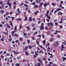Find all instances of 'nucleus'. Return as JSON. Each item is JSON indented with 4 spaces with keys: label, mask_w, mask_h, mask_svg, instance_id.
Wrapping results in <instances>:
<instances>
[{
    "label": "nucleus",
    "mask_w": 66,
    "mask_h": 66,
    "mask_svg": "<svg viewBox=\"0 0 66 66\" xmlns=\"http://www.w3.org/2000/svg\"><path fill=\"white\" fill-rule=\"evenodd\" d=\"M15 32H16V31H12V32L11 34H12V36H14V37H19V35H18V34H14V33H15Z\"/></svg>",
    "instance_id": "nucleus-1"
},
{
    "label": "nucleus",
    "mask_w": 66,
    "mask_h": 66,
    "mask_svg": "<svg viewBox=\"0 0 66 66\" xmlns=\"http://www.w3.org/2000/svg\"><path fill=\"white\" fill-rule=\"evenodd\" d=\"M36 43L38 45H39V46L40 47V48H43V49H44V50H46V49H45V48L44 47H43L42 46H41L39 45V42L36 41Z\"/></svg>",
    "instance_id": "nucleus-2"
},
{
    "label": "nucleus",
    "mask_w": 66,
    "mask_h": 66,
    "mask_svg": "<svg viewBox=\"0 0 66 66\" xmlns=\"http://www.w3.org/2000/svg\"><path fill=\"white\" fill-rule=\"evenodd\" d=\"M10 1V0H7V5H9L10 7H11V6H12V3H10V2H9Z\"/></svg>",
    "instance_id": "nucleus-3"
},
{
    "label": "nucleus",
    "mask_w": 66,
    "mask_h": 66,
    "mask_svg": "<svg viewBox=\"0 0 66 66\" xmlns=\"http://www.w3.org/2000/svg\"><path fill=\"white\" fill-rule=\"evenodd\" d=\"M49 4H49V2H48L47 3L46 2H45V3L44 4V6L45 7H46L47 5H49Z\"/></svg>",
    "instance_id": "nucleus-4"
},
{
    "label": "nucleus",
    "mask_w": 66,
    "mask_h": 66,
    "mask_svg": "<svg viewBox=\"0 0 66 66\" xmlns=\"http://www.w3.org/2000/svg\"><path fill=\"white\" fill-rule=\"evenodd\" d=\"M28 46H26L23 49V51L24 52V51H26L27 50V49H28Z\"/></svg>",
    "instance_id": "nucleus-5"
},
{
    "label": "nucleus",
    "mask_w": 66,
    "mask_h": 66,
    "mask_svg": "<svg viewBox=\"0 0 66 66\" xmlns=\"http://www.w3.org/2000/svg\"><path fill=\"white\" fill-rule=\"evenodd\" d=\"M38 62H39L42 65H44V64H43V62H42V61L41 60H40V59L39 58L38 59Z\"/></svg>",
    "instance_id": "nucleus-6"
},
{
    "label": "nucleus",
    "mask_w": 66,
    "mask_h": 66,
    "mask_svg": "<svg viewBox=\"0 0 66 66\" xmlns=\"http://www.w3.org/2000/svg\"><path fill=\"white\" fill-rule=\"evenodd\" d=\"M46 16H47V18L49 20H50V19H51V17H50V16H49L48 15Z\"/></svg>",
    "instance_id": "nucleus-7"
},
{
    "label": "nucleus",
    "mask_w": 66,
    "mask_h": 66,
    "mask_svg": "<svg viewBox=\"0 0 66 66\" xmlns=\"http://www.w3.org/2000/svg\"><path fill=\"white\" fill-rule=\"evenodd\" d=\"M29 20H30V21H32V17H30L29 18Z\"/></svg>",
    "instance_id": "nucleus-8"
},
{
    "label": "nucleus",
    "mask_w": 66,
    "mask_h": 66,
    "mask_svg": "<svg viewBox=\"0 0 66 66\" xmlns=\"http://www.w3.org/2000/svg\"><path fill=\"white\" fill-rule=\"evenodd\" d=\"M40 5H39V7H42V6L43 5V3L42 2L41 3H40L39 4Z\"/></svg>",
    "instance_id": "nucleus-9"
},
{
    "label": "nucleus",
    "mask_w": 66,
    "mask_h": 66,
    "mask_svg": "<svg viewBox=\"0 0 66 66\" xmlns=\"http://www.w3.org/2000/svg\"><path fill=\"white\" fill-rule=\"evenodd\" d=\"M17 12L19 14H21V12H20V11L19 10V8L18 9V11Z\"/></svg>",
    "instance_id": "nucleus-10"
},
{
    "label": "nucleus",
    "mask_w": 66,
    "mask_h": 66,
    "mask_svg": "<svg viewBox=\"0 0 66 66\" xmlns=\"http://www.w3.org/2000/svg\"><path fill=\"white\" fill-rule=\"evenodd\" d=\"M52 5H53V6H55V5H56V3H52Z\"/></svg>",
    "instance_id": "nucleus-11"
},
{
    "label": "nucleus",
    "mask_w": 66,
    "mask_h": 66,
    "mask_svg": "<svg viewBox=\"0 0 66 66\" xmlns=\"http://www.w3.org/2000/svg\"><path fill=\"white\" fill-rule=\"evenodd\" d=\"M13 52L14 54H19V52H17L15 51H13Z\"/></svg>",
    "instance_id": "nucleus-12"
},
{
    "label": "nucleus",
    "mask_w": 66,
    "mask_h": 66,
    "mask_svg": "<svg viewBox=\"0 0 66 66\" xmlns=\"http://www.w3.org/2000/svg\"><path fill=\"white\" fill-rule=\"evenodd\" d=\"M37 53H39V52L38 51L35 52V54L36 56H37Z\"/></svg>",
    "instance_id": "nucleus-13"
},
{
    "label": "nucleus",
    "mask_w": 66,
    "mask_h": 66,
    "mask_svg": "<svg viewBox=\"0 0 66 66\" xmlns=\"http://www.w3.org/2000/svg\"><path fill=\"white\" fill-rule=\"evenodd\" d=\"M40 27L41 28H40V30H43L44 29V27L43 26H40Z\"/></svg>",
    "instance_id": "nucleus-14"
},
{
    "label": "nucleus",
    "mask_w": 66,
    "mask_h": 66,
    "mask_svg": "<svg viewBox=\"0 0 66 66\" xmlns=\"http://www.w3.org/2000/svg\"><path fill=\"white\" fill-rule=\"evenodd\" d=\"M36 3H39L40 2L41 0H39V1H38V0H36Z\"/></svg>",
    "instance_id": "nucleus-15"
},
{
    "label": "nucleus",
    "mask_w": 66,
    "mask_h": 66,
    "mask_svg": "<svg viewBox=\"0 0 66 66\" xmlns=\"http://www.w3.org/2000/svg\"><path fill=\"white\" fill-rule=\"evenodd\" d=\"M49 63L50 64L47 65V66H51V64H53V63H52V62H49Z\"/></svg>",
    "instance_id": "nucleus-16"
},
{
    "label": "nucleus",
    "mask_w": 66,
    "mask_h": 66,
    "mask_svg": "<svg viewBox=\"0 0 66 66\" xmlns=\"http://www.w3.org/2000/svg\"><path fill=\"white\" fill-rule=\"evenodd\" d=\"M25 54L27 56H28L29 55V54L27 51L26 52Z\"/></svg>",
    "instance_id": "nucleus-17"
},
{
    "label": "nucleus",
    "mask_w": 66,
    "mask_h": 66,
    "mask_svg": "<svg viewBox=\"0 0 66 66\" xmlns=\"http://www.w3.org/2000/svg\"><path fill=\"white\" fill-rule=\"evenodd\" d=\"M37 33H38V32L37 31L35 32L34 34V35H36V34H37Z\"/></svg>",
    "instance_id": "nucleus-18"
},
{
    "label": "nucleus",
    "mask_w": 66,
    "mask_h": 66,
    "mask_svg": "<svg viewBox=\"0 0 66 66\" xmlns=\"http://www.w3.org/2000/svg\"><path fill=\"white\" fill-rule=\"evenodd\" d=\"M58 14L59 15H62L63 13L61 12H59L58 13Z\"/></svg>",
    "instance_id": "nucleus-19"
},
{
    "label": "nucleus",
    "mask_w": 66,
    "mask_h": 66,
    "mask_svg": "<svg viewBox=\"0 0 66 66\" xmlns=\"http://www.w3.org/2000/svg\"><path fill=\"white\" fill-rule=\"evenodd\" d=\"M63 61H65V60H66V58L65 57H63Z\"/></svg>",
    "instance_id": "nucleus-20"
},
{
    "label": "nucleus",
    "mask_w": 66,
    "mask_h": 66,
    "mask_svg": "<svg viewBox=\"0 0 66 66\" xmlns=\"http://www.w3.org/2000/svg\"><path fill=\"white\" fill-rule=\"evenodd\" d=\"M28 20V18L27 16H26L24 19V21H27Z\"/></svg>",
    "instance_id": "nucleus-21"
},
{
    "label": "nucleus",
    "mask_w": 66,
    "mask_h": 66,
    "mask_svg": "<svg viewBox=\"0 0 66 66\" xmlns=\"http://www.w3.org/2000/svg\"><path fill=\"white\" fill-rule=\"evenodd\" d=\"M61 48H63V49H64V44H62V45H61Z\"/></svg>",
    "instance_id": "nucleus-22"
},
{
    "label": "nucleus",
    "mask_w": 66,
    "mask_h": 66,
    "mask_svg": "<svg viewBox=\"0 0 66 66\" xmlns=\"http://www.w3.org/2000/svg\"><path fill=\"white\" fill-rule=\"evenodd\" d=\"M62 9L61 8H59L58 9H57L56 10H57V12H58V11H59V10H60V11H61Z\"/></svg>",
    "instance_id": "nucleus-23"
},
{
    "label": "nucleus",
    "mask_w": 66,
    "mask_h": 66,
    "mask_svg": "<svg viewBox=\"0 0 66 66\" xmlns=\"http://www.w3.org/2000/svg\"><path fill=\"white\" fill-rule=\"evenodd\" d=\"M49 11H47L46 12V13L45 15L46 16H47V15H48V14H49Z\"/></svg>",
    "instance_id": "nucleus-24"
},
{
    "label": "nucleus",
    "mask_w": 66,
    "mask_h": 66,
    "mask_svg": "<svg viewBox=\"0 0 66 66\" xmlns=\"http://www.w3.org/2000/svg\"><path fill=\"white\" fill-rule=\"evenodd\" d=\"M24 6L25 7H28V5H27L26 4H24Z\"/></svg>",
    "instance_id": "nucleus-25"
},
{
    "label": "nucleus",
    "mask_w": 66,
    "mask_h": 66,
    "mask_svg": "<svg viewBox=\"0 0 66 66\" xmlns=\"http://www.w3.org/2000/svg\"><path fill=\"white\" fill-rule=\"evenodd\" d=\"M20 65V63H17L16 64V66H19V65Z\"/></svg>",
    "instance_id": "nucleus-26"
},
{
    "label": "nucleus",
    "mask_w": 66,
    "mask_h": 66,
    "mask_svg": "<svg viewBox=\"0 0 66 66\" xmlns=\"http://www.w3.org/2000/svg\"><path fill=\"white\" fill-rule=\"evenodd\" d=\"M4 10H1V13H2V14H3L4 13Z\"/></svg>",
    "instance_id": "nucleus-27"
},
{
    "label": "nucleus",
    "mask_w": 66,
    "mask_h": 66,
    "mask_svg": "<svg viewBox=\"0 0 66 66\" xmlns=\"http://www.w3.org/2000/svg\"><path fill=\"white\" fill-rule=\"evenodd\" d=\"M26 28L28 30H30V28L28 26H27V27H26Z\"/></svg>",
    "instance_id": "nucleus-28"
},
{
    "label": "nucleus",
    "mask_w": 66,
    "mask_h": 66,
    "mask_svg": "<svg viewBox=\"0 0 66 66\" xmlns=\"http://www.w3.org/2000/svg\"><path fill=\"white\" fill-rule=\"evenodd\" d=\"M3 33L4 34H5V35H7L8 34V32H7L6 33L5 32H4Z\"/></svg>",
    "instance_id": "nucleus-29"
},
{
    "label": "nucleus",
    "mask_w": 66,
    "mask_h": 66,
    "mask_svg": "<svg viewBox=\"0 0 66 66\" xmlns=\"http://www.w3.org/2000/svg\"><path fill=\"white\" fill-rule=\"evenodd\" d=\"M55 43L56 44L57 46H59V42L57 41H56Z\"/></svg>",
    "instance_id": "nucleus-30"
},
{
    "label": "nucleus",
    "mask_w": 66,
    "mask_h": 66,
    "mask_svg": "<svg viewBox=\"0 0 66 66\" xmlns=\"http://www.w3.org/2000/svg\"><path fill=\"white\" fill-rule=\"evenodd\" d=\"M18 21L19 20H21V19L20 18H19L16 19Z\"/></svg>",
    "instance_id": "nucleus-31"
},
{
    "label": "nucleus",
    "mask_w": 66,
    "mask_h": 66,
    "mask_svg": "<svg viewBox=\"0 0 66 66\" xmlns=\"http://www.w3.org/2000/svg\"><path fill=\"white\" fill-rule=\"evenodd\" d=\"M51 42H53V38H51L50 39Z\"/></svg>",
    "instance_id": "nucleus-32"
},
{
    "label": "nucleus",
    "mask_w": 66,
    "mask_h": 66,
    "mask_svg": "<svg viewBox=\"0 0 66 66\" xmlns=\"http://www.w3.org/2000/svg\"><path fill=\"white\" fill-rule=\"evenodd\" d=\"M19 40L22 41L23 40V38H20L19 39Z\"/></svg>",
    "instance_id": "nucleus-33"
},
{
    "label": "nucleus",
    "mask_w": 66,
    "mask_h": 66,
    "mask_svg": "<svg viewBox=\"0 0 66 66\" xmlns=\"http://www.w3.org/2000/svg\"><path fill=\"white\" fill-rule=\"evenodd\" d=\"M28 48H29V49H31L32 46L31 45H29L28 46Z\"/></svg>",
    "instance_id": "nucleus-34"
},
{
    "label": "nucleus",
    "mask_w": 66,
    "mask_h": 66,
    "mask_svg": "<svg viewBox=\"0 0 66 66\" xmlns=\"http://www.w3.org/2000/svg\"><path fill=\"white\" fill-rule=\"evenodd\" d=\"M46 42V40H45L43 41L42 42L44 44H45V42Z\"/></svg>",
    "instance_id": "nucleus-35"
},
{
    "label": "nucleus",
    "mask_w": 66,
    "mask_h": 66,
    "mask_svg": "<svg viewBox=\"0 0 66 66\" xmlns=\"http://www.w3.org/2000/svg\"><path fill=\"white\" fill-rule=\"evenodd\" d=\"M31 26L32 27H34V24L33 23L31 24Z\"/></svg>",
    "instance_id": "nucleus-36"
},
{
    "label": "nucleus",
    "mask_w": 66,
    "mask_h": 66,
    "mask_svg": "<svg viewBox=\"0 0 66 66\" xmlns=\"http://www.w3.org/2000/svg\"><path fill=\"white\" fill-rule=\"evenodd\" d=\"M27 41L28 43H30V40H27Z\"/></svg>",
    "instance_id": "nucleus-37"
},
{
    "label": "nucleus",
    "mask_w": 66,
    "mask_h": 66,
    "mask_svg": "<svg viewBox=\"0 0 66 66\" xmlns=\"http://www.w3.org/2000/svg\"><path fill=\"white\" fill-rule=\"evenodd\" d=\"M40 65H41V64L40 63H38V66H40Z\"/></svg>",
    "instance_id": "nucleus-38"
},
{
    "label": "nucleus",
    "mask_w": 66,
    "mask_h": 66,
    "mask_svg": "<svg viewBox=\"0 0 66 66\" xmlns=\"http://www.w3.org/2000/svg\"><path fill=\"white\" fill-rule=\"evenodd\" d=\"M9 41L11 42V41H12V38H10L9 39Z\"/></svg>",
    "instance_id": "nucleus-39"
},
{
    "label": "nucleus",
    "mask_w": 66,
    "mask_h": 66,
    "mask_svg": "<svg viewBox=\"0 0 66 66\" xmlns=\"http://www.w3.org/2000/svg\"><path fill=\"white\" fill-rule=\"evenodd\" d=\"M37 50L39 51L40 50V48H39L38 47H37Z\"/></svg>",
    "instance_id": "nucleus-40"
},
{
    "label": "nucleus",
    "mask_w": 66,
    "mask_h": 66,
    "mask_svg": "<svg viewBox=\"0 0 66 66\" xmlns=\"http://www.w3.org/2000/svg\"><path fill=\"white\" fill-rule=\"evenodd\" d=\"M10 26H11V27H13V23H10Z\"/></svg>",
    "instance_id": "nucleus-41"
},
{
    "label": "nucleus",
    "mask_w": 66,
    "mask_h": 66,
    "mask_svg": "<svg viewBox=\"0 0 66 66\" xmlns=\"http://www.w3.org/2000/svg\"><path fill=\"white\" fill-rule=\"evenodd\" d=\"M11 18L12 19V20H14V19H15L14 17H12Z\"/></svg>",
    "instance_id": "nucleus-42"
},
{
    "label": "nucleus",
    "mask_w": 66,
    "mask_h": 66,
    "mask_svg": "<svg viewBox=\"0 0 66 66\" xmlns=\"http://www.w3.org/2000/svg\"><path fill=\"white\" fill-rule=\"evenodd\" d=\"M3 3V2L1 1L0 2V4H1V5H2V4Z\"/></svg>",
    "instance_id": "nucleus-43"
},
{
    "label": "nucleus",
    "mask_w": 66,
    "mask_h": 66,
    "mask_svg": "<svg viewBox=\"0 0 66 66\" xmlns=\"http://www.w3.org/2000/svg\"><path fill=\"white\" fill-rule=\"evenodd\" d=\"M43 60L44 61H46V58H43Z\"/></svg>",
    "instance_id": "nucleus-44"
},
{
    "label": "nucleus",
    "mask_w": 66,
    "mask_h": 66,
    "mask_svg": "<svg viewBox=\"0 0 66 66\" xmlns=\"http://www.w3.org/2000/svg\"><path fill=\"white\" fill-rule=\"evenodd\" d=\"M31 54H34V52L33 51H32L31 52Z\"/></svg>",
    "instance_id": "nucleus-45"
},
{
    "label": "nucleus",
    "mask_w": 66,
    "mask_h": 66,
    "mask_svg": "<svg viewBox=\"0 0 66 66\" xmlns=\"http://www.w3.org/2000/svg\"><path fill=\"white\" fill-rule=\"evenodd\" d=\"M36 29V28H35V27H34L32 29V31H34V30H35Z\"/></svg>",
    "instance_id": "nucleus-46"
},
{
    "label": "nucleus",
    "mask_w": 66,
    "mask_h": 66,
    "mask_svg": "<svg viewBox=\"0 0 66 66\" xmlns=\"http://www.w3.org/2000/svg\"><path fill=\"white\" fill-rule=\"evenodd\" d=\"M60 28L61 29L63 28V26L62 25H60Z\"/></svg>",
    "instance_id": "nucleus-47"
},
{
    "label": "nucleus",
    "mask_w": 66,
    "mask_h": 66,
    "mask_svg": "<svg viewBox=\"0 0 66 66\" xmlns=\"http://www.w3.org/2000/svg\"><path fill=\"white\" fill-rule=\"evenodd\" d=\"M16 30H17V26H15V31H16Z\"/></svg>",
    "instance_id": "nucleus-48"
},
{
    "label": "nucleus",
    "mask_w": 66,
    "mask_h": 66,
    "mask_svg": "<svg viewBox=\"0 0 66 66\" xmlns=\"http://www.w3.org/2000/svg\"><path fill=\"white\" fill-rule=\"evenodd\" d=\"M7 27L8 29H10L11 27H10V26L8 25V26H7Z\"/></svg>",
    "instance_id": "nucleus-49"
},
{
    "label": "nucleus",
    "mask_w": 66,
    "mask_h": 66,
    "mask_svg": "<svg viewBox=\"0 0 66 66\" xmlns=\"http://www.w3.org/2000/svg\"><path fill=\"white\" fill-rule=\"evenodd\" d=\"M54 11V9H53L51 11V13H53V12Z\"/></svg>",
    "instance_id": "nucleus-50"
},
{
    "label": "nucleus",
    "mask_w": 66,
    "mask_h": 66,
    "mask_svg": "<svg viewBox=\"0 0 66 66\" xmlns=\"http://www.w3.org/2000/svg\"><path fill=\"white\" fill-rule=\"evenodd\" d=\"M25 3H27V4H29V3L27 1H25L24 2Z\"/></svg>",
    "instance_id": "nucleus-51"
},
{
    "label": "nucleus",
    "mask_w": 66,
    "mask_h": 66,
    "mask_svg": "<svg viewBox=\"0 0 66 66\" xmlns=\"http://www.w3.org/2000/svg\"><path fill=\"white\" fill-rule=\"evenodd\" d=\"M32 4L35 5V2H33L32 3Z\"/></svg>",
    "instance_id": "nucleus-52"
},
{
    "label": "nucleus",
    "mask_w": 66,
    "mask_h": 66,
    "mask_svg": "<svg viewBox=\"0 0 66 66\" xmlns=\"http://www.w3.org/2000/svg\"><path fill=\"white\" fill-rule=\"evenodd\" d=\"M42 36L43 37V38H45V35H42Z\"/></svg>",
    "instance_id": "nucleus-53"
},
{
    "label": "nucleus",
    "mask_w": 66,
    "mask_h": 66,
    "mask_svg": "<svg viewBox=\"0 0 66 66\" xmlns=\"http://www.w3.org/2000/svg\"><path fill=\"white\" fill-rule=\"evenodd\" d=\"M34 57H35V58H36V56L35 55H34Z\"/></svg>",
    "instance_id": "nucleus-54"
},
{
    "label": "nucleus",
    "mask_w": 66,
    "mask_h": 66,
    "mask_svg": "<svg viewBox=\"0 0 66 66\" xmlns=\"http://www.w3.org/2000/svg\"><path fill=\"white\" fill-rule=\"evenodd\" d=\"M23 33H24V36H26V35H27V34L26 33H25L24 32H23Z\"/></svg>",
    "instance_id": "nucleus-55"
},
{
    "label": "nucleus",
    "mask_w": 66,
    "mask_h": 66,
    "mask_svg": "<svg viewBox=\"0 0 66 66\" xmlns=\"http://www.w3.org/2000/svg\"><path fill=\"white\" fill-rule=\"evenodd\" d=\"M32 40H35V39L34 37H32Z\"/></svg>",
    "instance_id": "nucleus-56"
},
{
    "label": "nucleus",
    "mask_w": 66,
    "mask_h": 66,
    "mask_svg": "<svg viewBox=\"0 0 66 66\" xmlns=\"http://www.w3.org/2000/svg\"><path fill=\"white\" fill-rule=\"evenodd\" d=\"M4 4H3L2 5V7H4Z\"/></svg>",
    "instance_id": "nucleus-57"
},
{
    "label": "nucleus",
    "mask_w": 66,
    "mask_h": 66,
    "mask_svg": "<svg viewBox=\"0 0 66 66\" xmlns=\"http://www.w3.org/2000/svg\"><path fill=\"white\" fill-rule=\"evenodd\" d=\"M40 23H41V21H38V24H40Z\"/></svg>",
    "instance_id": "nucleus-58"
},
{
    "label": "nucleus",
    "mask_w": 66,
    "mask_h": 66,
    "mask_svg": "<svg viewBox=\"0 0 66 66\" xmlns=\"http://www.w3.org/2000/svg\"><path fill=\"white\" fill-rule=\"evenodd\" d=\"M28 36H30V35H31V34L30 33H28Z\"/></svg>",
    "instance_id": "nucleus-59"
},
{
    "label": "nucleus",
    "mask_w": 66,
    "mask_h": 66,
    "mask_svg": "<svg viewBox=\"0 0 66 66\" xmlns=\"http://www.w3.org/2000/svg\"><path fill=\"white\" fill-rule=\"evenodd\" d=\"M35 5V8H37V7H38V6H37V5Z\"/></svg>",
    "instance_id": "nucleus-60"
},
{
    "label": "nucleus",
    "mask_w": 66,
    "mask_h": 66,
    "mask_svg": "<svg viewBox=\"0 0 66 66\" xmlns=\"http://www.w3.org/2000/svg\"><path fill=\"white\" fill-rule=\"evenodd\" d=\"M15 8H16V6L14 5V6H13V9H15Z\"/></svg>",
    "instance_id": "nucleus-61"
},
{
    "label": "nucleus",
    "mask_w": 66,
    "mask_h": 66,
    "mask_svg": "<svg viewBox=\"0 0 66 66\" xmlns=\"http://www.w3.org/2000/svg\"><path fill=\"white\" fill-rule=\"evenodd\" d=\"M23 4H24L23 3H22L21 4V6H22Z\"/></svg>",
    "instance_id": "nucleus-62"
},
{
    "label": "nucleus",
    "mask_w": 66,
    "mask_h": 66,
    "mask_svg": "<svg viewBox=\"0 0 66 66\" xmlns=\"http://www.w3.org/2000/svg\"><path fill=\"white\" fill-rule=\"evenodd\" d=\"M41 36H41V35H38V37H40V38Z\"/></svg>",
    "instance_id": "nucleus-63"
},
{
    "label": "nucleus",
    "mask_w": 66,
    "mask_h": 66,
    "mask_svg": "<svg viewBox=\"0 0 66 66\" xmlns=\"http://www.w3.org/2000/svg\"><path fill=\"white\" fill-rule=\"evenodd\" d=\"M13 4H15V5H16V2H13Z\"/></svg>",
    "instance_id": "nucleus-64"
}]
</instances>
